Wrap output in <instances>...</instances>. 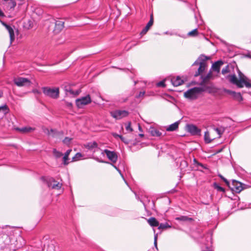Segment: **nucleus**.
<instances>
[{
    "instance_id": "obj_1",
    "label": "nucleus",
    "mask_w": 251,
    "mask_h": 251,
    "mask_svg": "<svg viewBox=\"0 0 251 251\" xmlns=\"http://www.w3.org/2000/svg\"><path fill=\"white\" fill-rule=\"evenodd\" d=\"M230 83L236 85L238 88H243L245 86L247 88H251V83L248 79L240 71H239V79L235 75H229L227 76Z\"/></svg>"
},
{
    "instance_id": "obj_2",
    "label": "nucleus",
    "mask_w": 251,
    "mask_h": 251,
    "mask_svg": "<svg viewBox=\"0 0 251 251\" xmlns=\"http://www.w3.org/2000/svg\"><path fill=\"white\" fill-rule=\"evenodd\" d=\"M205 90L204 87H196L189 89L184 93V97L190 100H196L201 93Z\"/></svg>"
},
{
    "instance_id": "obj_3",
    "label": "nucleus",
    "mask_w": 251,
    "mask_h": 251,
    "mask_svg": "<svg viewBox=\"0 0 251 251\" xmlns=\"http://www.w3.org/2000/svg\"><path fill=\"white\" fill-rule=\"evenodd\" d=\"M42 89L43 93L47 97L53 99H56L59 97V89L58 87H44Z\"/></svg>"
},
{
    "instance_id": "obj_4",
    "label": "nucleus",
    "mask_w": 251,
    "mask_h": 251,
    "mask_svg": "<svg viewBox=\"0 0 251 251\" xmlns=\"http://www.w3.org/2000/svg\"><path fill=\"white\" fill-rule=\"evenodd\" d=\"M208 59V57L204 55H201L199 57V60L200 61V66L199 69H198L197 72H196L195 75V76H198L200 75L201 73H202L206 67V61Z\"/></svg>"
},
{
    "instance_id": "obj_5",
    "label": "nucleus",
    "mask_w": 251,
    "mask_h": 251,
    "mask_svg": "<svg viewBox=\"0 0 251 251\" xmlns=\"http://www.w3.org/2000/svg\"><path fill=\"white\" fill-rule=\"evenodd\" d=\"M41 179L44 181L46 182L49 187H51L52 189L59 190L62 187V184L56 181L52 177H48L46 178L45 177H42Z\"/></svg>"
},
{
    "instance_id": "obj_6",
    "label": "nucleus",
    "mask_w": 251,
    "mask_h": 251,
    "mask_svg": "<svg viewBox=\"0 0 251 251\" xmlns=\"http://www.w3.org/2000/svg\"><path fill=\"white\" fill-rule=\"evenodd\" d=\"M91 102V99L89 95L77 99L75 100L76 105L79 108H82L84 105L90 103Z\"/></svg>"
},
{
    "instance_id": "obj_7",
    "label": "nucleus",
    "mask_w": 251,
    "mask_h": 251,
    "mask_svg": "<svg viewBox=\"0 0 251 251\" xmlns=\"http://www.w3.org/2000/svg\"><path fill=\"white\" fill-rule=\"evenodd\" d=\"M13 81L14 83L19 87L29 86L31 84L29 79L22 77L14 78Z\"/></svg>"
},
{
    "instance_id": "obj_8",
    "label": "nucleus",
    "mask_w": 251,
    "mask_h": 251,
    "mask_svg": "<svg viewBox=\"0 0 251 251\" xmlns=\"http://www.w3.org/2000/svg\"><path fill=\"white\" fill-rule=\"evenodd\" d=\"M105 153L107 157L109 160L113 163H116L118 160V155L117 153L114 151H110L107 149L103 151L102 154Z\"/></svg>"
},
{
    "instance_id": "obj_9",
    "label": "nucleus",
    "mask_w": 251,
    "mask_h": 251,
    "mask_svg": "<svg viewBox=\"0 0 251 251\" xmlns=\"http://www.w3.org/2000/svg\"><path fill=\"white\" fill-rule=\"evenodd\" d=\"M128 112L126 110H116L111 113L112 116L116 119H121L124 117H126Z\"/></svg>"
},
{
    "instance_id": "obj_10",
    "label": "nucleus",
    "mask_w": 251,
    "mask_h": 251,
    "mask_svg": "<svg viewBox=\"0 0 251 251\" xmlns=\"http://www.w3.org/2000/svg\"><path fill=\"white\" fill-rule=\"evenodd\" d=\"M187 129L193 135H200L201 134V130L194 125H188Z\"/></svg>"
},
{
    "instance_id": "obj_11",
    "label": "nucleus",
    "mask_w": 251,
    "mask_h": 251,
    "mask_svg": "<svg viewBox=\"0 0 251 251\" xmlns=\"http://www.w3.org/2000/svg\"><path fill=\"white\" fill-rule=\"evenodd\" d=\"M2 25L5 27L6 29L8 30L10 36V41L11 43H12L15 39V34L13 27L11 26L8 25L7 24L3 22L2 23Z\"/></svg>"
},
{
    "instance_id": "obj_12",
    "label": "nucleus",
    "mask_w": 251,
    "mask_h": 251,
    "mask_svg": "<svg viewBox=\"0 0 251 251\" xmlns=\"http://www.w3.org/2000/svg\"><path fill=\"white\" fill-rule=\"evenodd\" d=\"M153 23V15H151L150 17V20L148 23L147 24L146 26L143 29L142 31L141 32V34L142 35H144L147 33L148 31L149 30L150 27L152 25Z\"/></svg>"
},
{
    "instance_id": "obj_13",
    "label": "nucleus",
    "mask_w": 251,
    "mask_h": 251,
    "mask_svg": "<svg viewBox=\"0 0 251 251\" xmlns=\"http://www.w3.org/2000/svg\"><path fill=\"white\" fill-rule=\"evenodd\" d=\"M16 5V2L15 0H9L3 6L4 8L7 10H13Z\"/></svg>"
},
{
    "instance_id": "obj_14",
    "label": "nucleus",
    "mask_w": 251,
    "mask_h": 251,
    "mask_svg": "<svg viewBox=\"0 0 251 251\" xmlns=\"http://www.w3.org/2000/svg\"><path fill=\"white\" fill-rule=\"evenodd\" d=\"M223 64L224 62L222 60H218L212 64V69L213 71L219 73L220 71V68Z\"/></svg>"
},
{
    "instance_id": "obj_15",
    "label": "nucleus",
    "mask_w": 251,
    "mask_h": 251,
    "mask_svg": "<svg viewBox=\"0 0 251 251\" xmlns=\"http://www.w3.org/2000/svg\"><path fill=\"white\" fill-rule=\"evenodd\" d=\"M171 81L174 86L181 85L184 83L183 80L178 76L172 78Z\"/></svg>"
},
{
    "instance_id": "obj_16",
    "label": "nucleus",
    "mask_w": 251,
    "mask_h": 251,
    "mask_svg": "<svg viewBox=\"0 0 251 251\" xmlns=\"http://www.w3.org/2000/svg\"><path fill=\"white\" fill-rule=\"evenodd\" d=\"M50 132L51 133L50 136L55 138L61 139L63 135L62 131H57L54 129H50Z\"/></svg>"
},
{
    "instance_id": "obj_17",
    "label": "nucleus",
    "mask_w": 251,
    "mask_h": 251,
    "mask_svg": "<svg viewBox=\"0 0 251 251\" xmlns=\"http://www.w3.org/2000/svg\"><path fill=\"white\" fill-rule=\"evenodd\" d=\"M64 27V22L61 21H57L55 24L54 32H59Z\"/></svg>"
},
{
    "instance_id": "obj_18",
    "label": "nucleus",
    "mask_w": 251,
    "mask_h": 251,
    "mask_svg": "<svg viewBox=\"0 0 251 251\" xmlns=\"http://www.w3.org/2000/svg\"><path fill=\"white\" fill-rule=\"evenodd\" d=\"M149 131L152 136L159 137L162 136V132L154 127H151Z\"/></svg>"
},
{
    "instance_id": "obj_19",
    "label": "nucleus",
    "mask_w": 251,
    "mask_h": 251,
    "mask_svg": "<svg viewBox=\"0 0 251 251\" xmlns=\"http://www.w3.org/2000/svg\"><path fill=\"white\" fill-rule=\"evenodd\" d=\"M232 185L233 187L231 188L232 189L234 190L236 192H240L242 190V184L234 180L232 181Z\"/></svg>"
},
{
    "instance_id": "obj_20",
    "label": "nucleus",
    "mask_w": 251,
    "mask_h": 251,
    "mask_svg": "<svg viewBox=\"0 0 251 251\" xmlns=\"http://www.w3.org/2000/svg\"><path fill=\"white\" fill-rule=\"evenodd\" d=\"M98 146V143L95 141L89 142L84 145V147L89 150H92L97 148Z\"/></svg>"
},
{
    "instance_id": "obj_21",
    "label": "nucleus",
    "mask_w": 251,
    "mask_h": 251,
    "mask_svg": "<svg viewBox=\"0 0 251 251\" xmlns=\"http://www.w3.org/2000/svg\"><path fill=\"white\" fill-rule=\"evenodd\" d=\"M179 124V122L177 121L170 125L167 127L166 130L168 131H173L176 130L178 127Z\"/></svg>"
},
{
    "instance_id": "obj_22",
    "label": "nucleus",
    "mask_w": 251,
    "mask_h": 251,
    "mask_svg": "<svg viewBox=\"0 0 251 251\" xmlns=\"http://www.w3.org/2000/svg\"><path fill=\"white\" fill-rule=\"evenodd\" d=\"M148 222L150 225L152 227L158 226L159 222L154 217H151L148 220Z\"/></svg>"
},
{
    "instance_id": "obj_23",
    "label": "nucleus",
    "mask_w": 251,
    "mask_h": 251,
    "mask_svg": "<svg viewBox=\"0 0 251 251\" xmlns=\"http://www.w3.org/2000/svg\"><path fill=\"white\" fill-rule=\"evenodd\" d=\"M229 93L231 94L234 98L238 100H243V98L240 93H236L234 91H229Z\"/></svg>"
},
{
    "instance_id": "obj_24",
    "label": "nucleus",
    "mask_w": 251,
    "mask_h": 251,
    "mask_svg": "<svg viewBox=\"0 0 251 251\" xmlns=\"http://www.w3.org/2000/svg\"><path fill=\"white\" fill-rule=\"evenodd\" d=\"M71 151H72L71 149L67 150L66 151V152H65L64 156L63 157V163L65 165H66L68 164V162H67V161L69 159L68 157H69V155Z\"/></svg>"
},
{
    "instance_id": "obj_25",
    "label": "nucleus",
    "mask_w": 251,
    "mask_h": 251,
    "mask_svg": "<svg viewBox=\"0 0 251 251\" xmlns=\"http://www.w3.org/2000/svg\"><path fill=\"white\" fill-rule=\"evenodd\" d=\"M17 130L23 133H27L33 131L34 129L31 127H24L21 128H17Z\"/></svg>"
},
{
    "instance_id": "obj_26",
    "label": "nucleus",
    "mask_w": 251,
    "mask_h": 251,
    "mask_svg": "<svg viewBox=\"0 0 251 251\" xmlns=\"http://www.w3.org/2000/svg\"><path fill=\"white\" fill-rule=\"evenodd\" d=\"M175 219L177 221H192L193 220L192 218L185 216H181L180 217H176Z\"/></svg>"
},
{
    "instance_id": "obj_27",
    "label": "nucleus",
    "mask_w": 251,
    "mask_h": 251,
    "mask_svg": "<svg viewBox=\"0 0 251 251\" xmlns=\"http://www.w3.org/2000/svg\"><path fill=\"white\" fill-rule=\"evenodd\" d=\"M8 107L6 104L2 106H0V112H2L3 114L5 115L8 112Z\"/></svg>"
},
{
    "instance_id": "obj_28",
    "label": "nucleus",
    "mask_w": 251,
    "mask_h": 251,
    "mask_svg": "<svg viewBox=\"0 0 251 251\" xmlns=\"http://www.w3.org/2000/svg\"><path fill=\"white\" fill-rule=\"evenodd\" d=\"M171 226L168 223H166L165 224L161 223L160 224H159L158 228L159 229H165L168 228H170Z\"/></svg>"
},
{
    "instance_id": "obj_29",
    "label": "nucleus",
    "mask_w": 251,
    "mask_h": 251,
    "mask_svg": "<svg viewBox=\"0 0 251 251\" xmlns=\"http://www.w3.org/2000/svg\"><path fill=\"white\" fill-rule=\"evenodd\" d=\"M65 91L67 92H69L70 94L76 96L78 95L79 92L78 91H74L72 89H71L70 87H65Z\"/></svg>"
},
{
    "instance_id": "obj_30",
    "label": "nucleus",
    "mask_w": 251,
    "mask_h": 251,
    "mask_svg": "<svg viewBox=\"0 0 251 251\" xmlns=\"http://www.w3.org/2000/svg\"><path fill=\"white\" fill-rule=\"evenodd\" d=\"M209 133L208 131H205L204 133V141L206 143H211L212 140L210 138Z\"/></svg>"
},
{
    "instance_id": "obj_31",
    "label": "nucleus",
    "mask_w": 251,
    "mask_h": 251,
    "mask_svg": "<svg viewBox=\"0 0 251 251\" xmlns=\"http://www.w3.org/2000/svg\"><path fill=\"white\" fill-rule=\"evenodd\" d=\"M212 77L211 72H209L205 76L202 77V83H205Z\"/></svg>"
},
{
    "instance_id": "obj_32",
    "label": "nucleus",
    "mask_w": 251,
    "mask_h": 251,
    "mask_svg": "<svg viewBox=\"0 0 251 251\" xmlns=\"http://www.w3.org/2000/svg\"><path fill=\"white\" fill-rule=\"evenodd\" d=\"M214 187L215 189H217L218 191L220 192H225V189L220 186V185H219L218 184H217V183H214Z\"/></svg>"
},
{
    "instance_id": "obj_33",
    "label": "nucleus",
    "mask_w": 251,
    "mask_h": 251,
    "mask_svg": "<svg viewBox=\"0 0 251 251\" xmlns=\"http://www.w3.org/2000/svg\"><path fill=\"white\" fill-rule=\"evenodd\" d=\"M229 65H227L226 66V67L224 68L222 70V74L223 75H226L227 73L230 72V69H229Z\"/></svg>"
},
{
    "instance_id": "obj_34",
    "label": "nucleus",
    "mask_w": 251,
    "mask_h": 251,
    "mask_svg": "<svg viewBox=\"0 0 251 251\" xmlns=\"http://www.w3.org/2000/svg\"><path fill=\"white\" fill-rule=\"evenodd\" d=\"M53 153L54 155L56 158H59L63 155V154L62 152H61L59 151H57L56 149L53 150Z\"/></svg>"
},
{
    "instance_id": "obj_35",
    "label": "nucleus",
    "mask_w": 251,
    "mask_h": 251,
    "mask_svg": "<svg viewBox=\"0 0 251 251\" xmlns=\"http://www.w3.org/2000/svg\"><path fill=\"white\" fill-rule=\"evenodd\" d=\"M82 157V155L81 153L77 152L75 154V156L73 157V161H77L80 159Z\"/></svg>"
},
{
    "instance_id": "obj_36",
    "label": "nucleus",
    "mask_w": 251,
    "mask_h": 251,
    "mask_svg": "<svg viewBox=\"0 0 251 251\" xmlns=\"http://www.w3.org/2000/svg\"><path fill=\"white\" fill-rule=\"evenodd\" d=\"M198 34V32L197 29L196 28V29H194V30H193L192 31L189 32L188 33V35L190 36H195L197 35Z\"/></svg>"
},
{
    "instance_id": "obj_37",
    "label": "nucleus",
    "mask_w": 251,
    "mask_h": 251,
    "mask_svg": "<svg viewBox=\"0 0 251 251\" xmlns=\"http://www.w3.org/2000/svg\"><path fill=\"white\" fill-rule=\"evenodd\" d=\"M126 129L127 131L129 132H132L133 131L132 128L131 127V123L128 122L126 123Z\"/></svg>"
},
{
    "instance_id": "obj_38",
    "label": "nucleus",
    "mask_w": 251,
    "mask_h": 251,
    "mask_svg": "<svg viewBox=\"0 0 251 251\" xmlns=\"http://www.w3.org/2000/svg\"><path fill=\"white\" fill-rule=\"evenodd\" d=\"M72 140V138H71L65 137V138L63 140V143L65 145H69Z\"/></svg>"
},
{
    "instance_id": "obj_39",
    "label": "nucleus",
    "mask_w": 251,
    "mask_h": 251,
    "mask_svg": "<svg viewBox=\"0 0 251 251\" xmlns=\"http://www.w3.org/2000/svg\"><path fill=\"white\" fill-rule=\"evenodd\" d=\"M154 233V245L155 247V248L157 249V237H158V233H155V230L154 229H153Z\"/></svg>"
},
{
    "instance_id": "obj_40",
    "label": "nucleus",
    "mask_w": 251,
    "mask_h": 251,
    "mask_svg": "<svg viewBox=\"0 0 251 251\" xmlns=\"http://www.w3.org/2000/svg\"><path fill=\"white\" fill-rule=\"evenodd\" d=\"M157 86L160 87H164L165 86L164 80L161 81L157 83Z\"/></svg>"
},
{
    "instance_id": "obj_41",
    "label": "nucleus",
    "mask_w": 251,
    "mask_h": 251,
    "mask_svg": "<svg viewBox=\"0 0 251 251\" xmlns=\"http://www.w3.org/2000/svg\"><path fill=\"white\" fill-rule=\"evenodd\" d=\"M219 176L226 182V183L227 185L229 186V183L226 178H225L221 175H219Z\"/></svg>"
},
{
    "instance_id": "obj_42",
    "label": "nucleus",
    "mask_w": 251,
    "mask_h": 251,
    "mask_svg": "<svg viewBox=\"0 0 251 251\" xmlns=\"http://www.w3.org/2000/svg\"><path fill=\"white\" fill-rule=\"evenodd\" d=\"M145 91L140 92L139 93V94L136 96V98H140L141 97H143L144 95H145Z\"/></svg>"
},
{
    "instance_id": "obj_43",
    "label": "nucleus",
    "mask_w": 251,
    "mask_h": 251,
    "mask_svg": "<svg viewBox=\"0 0 251 251\" xmlns=\"http://www.w3.org/2000/svg\"><path fill=\"white\" fill-rule=\"evenodd\" d=\"M214 130L217 132L218 135L220 136L221 134H222V132L221 131V130L219 128H214Z\"/></svg>"
},
{
    "instance_id": "obj_44",
    "label": "nucleus",
    "mask_w": 251,
    "mask_h": 251,
    "mask_svg": "<svg viewBox=\"0 0 251 251\" xmlns=\"http://www.w3.org/2000/svg\"><path fill=\"white\" fill-rule=\"evenodd\" d=\"M44 132L49 135H51V133L50 132V130H49L48 128H45L44 130Z\"/></svg>"
},
{
    "instance_id": "obj_45",
    "label": "nucleus",
    "mask_w": 251,
    "mask_h": 251,
    "mask_svg": "<svg viewBox=\"0 0 251 251\" xmlns=\"http://www.w3.org/2000/svg\"><path fill=\"white\" fill-rule=\"evenodd\" d=\"M200 60H199V58L194 63L193 65H200Z\"/></svg>"
},
{
    "instance_id": "obj_46",
    "label": "nucleus",
    "mask_w": 251,
    "mask_h": 251,
    "mask_svg": "<svg viewBox=\"0 0 251 251\" xmlns=\"http://www.w3.org/2000/svg\"><path fill=\"white\" fill-rule=\"evenodd\" d=\"M113 166L119 172V173L121 175L122 177H123V175L121 174V171L119 169H118V168L116 166L113 165Z\"/></svg>"
},
{
    "instance_id": "obj_47",
    "label": "nucleus",
    "mask_w": 251,
    "mask_h": 251,
    "mask_svg": "<svg viewBox=\"0 0 251 251\" xmlns=\"http://www.w3.org/2000/svg\"><path fill=\"white\" fill-rule=\"evenodd\" d=\"M116 136H118L123 141L125 142L124 138L122 135H116Z\"/></svg>"
},
{
    "instance_id": "obj_48",
    "label": "nucleus",
    "mask_w": 251,
    "mask_h": 251,
    "mask_svg": "<svg viewBox=\"0 0 251 251\" xmlns=\"http://www.w3.org/2000/svg\"><path fill=\"white\" fill-rule=\"evenodd\" d=\"M4 15L3 12L0 9V17H4Z\"/></svg>"
},
{
    "instance_id": "obj_49",
    "label": "nucleus",
    "mask_w": 251,
    "mask_h": 251,
    "mask_svg": "<svg viewBox=\"0 0 251 251\" xmlns=\"http://www.w3.org/2000/svg\"><path fill=\"white\" fill-rule=\"evenodd\" d=\"M3 96V91L2 90H0V98H1Z\"/></svg>"
},
{
    "instance_id": "obj_50",
    "label": "nucleus",
    "mask_w": 251,
    "mask_h": 251,
    "mask_svg": "<svg viewBox=\"0 0 251 251\" xmlns=\"http://www.w3.org/2000/svg\"><path fill=\"white\" fill-rule=\"evenodd\" d=\"M34 92H36V93H39V92L37 90H36V91H34Z\"/></svg>"
},
{
    "instance_id": "obj_51",
    "label": "nucleus",
    "mask_w": 251,
    "mask_h": 251,
    "mask_svg": "<svg viewBox=\"0 0 251 251\" xmlns=\"http://www.w3.org/2000/svg\"><path fill=\"white\" fill-rule=\"evenodd\" d=\"M139 130H141V127H140V126H139Z\"/></svg>"
},
{
    "instance_id": "obj_52",
    "label": "nucleus",
    "mask_w": 251,
    "mask_h": 251,
    "mask_svg": "<svg viewBox=\"0 0 251 251\" xmlns=\"http://www.w3.org/2000/svg\"><path fill=\"white\" fill-rule=\"evenodd\" d=\"M140 136H143V134H140Z\"/></svg>"
}]
</instances>
